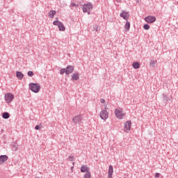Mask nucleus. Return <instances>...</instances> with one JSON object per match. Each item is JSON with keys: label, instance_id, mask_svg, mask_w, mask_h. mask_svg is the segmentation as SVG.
I'll list each match as a JSON object with an SVG mask.
<instances>
[{"label": "nucleus", "instance_id": "f257e3e1", "mask_svg": "<svg viewBox=\"0 0 178 178\" xmlns=\"http://www.w3.org/2000/svg\"><path fill=\"white\" fill-rule=\"evenodd\" d=\"M115 117L120 120L122 119L123 118H124V116H126L124 111H123V109L120 107L115 108Z\"/></svg>", "mask_w": 178, "mask_h": 178}, {"label": "nucleus", "instance_id": "f03ea898", "mask_svg": "<svg viewBox=\"0 0 178 178\" xmlns=\"http://www.w3.org/2000/svg\"><path fill=\"white\" fill-rule=\"evenodd\" d=\"M29 89L33 92H39L40 90H41V86L38 85V83H31L29 84Z\"/></svg>", "mask_w": 178, "mask_h": 178}, {"label": "nucleus", "instance_id": "7ed1b4c3", "mask_svg": "<svg viewBox=\"0 0 178 178\" xmlns=\"http://www.w3.org/2000/svg\"><path fill=\"white\" fill-rule=\"evenodd\" d=\"M83 120V115L81 114L75 115L72 118V122L74 124H81V122Z\"/></svg>", "mask_w": 178, "mask_h": 178}, {"label": "nucleus", "instance_id": "20e7f679", "mask_svg": "<svg viewBox=\"0 0 178 178\" xmlns=\"http://www.w3.org/2000/svg\"><path fill=\"white\" fill-rule=\"evenodd\" d=\"M83 9V13H87L88 12V15H90V9H92V3H88L86 4H84L82 7Z\"/></svg>", "mask_w": 178, "mask_h": 178}, {"label": "nucleus", "instance_id": "39448f33", "mask_svg": "<svg viewBox=\"0 0 178 178\" xmlns=\"http://www.w3.org/2000/svg\"><path fill=\"white\" fill-rule=\"evenodd\" d=\"M4 98L7 104H10V102H12V101H13L15 99V95L10 92H8L5 95Z\"/></svg>", "mask_w": 178, "mask_h": 178}, {"label": "nucleus", "instance_id": "423d86ee", "mask_svg": "<svg viewBox=\"0 0 178 178\" xmlns=\"http://www.w3.org/2000/svg\"><path fill=\"white\" fill-rule=\"evenodd\" d=\"M99 116L103 120H106V119L109 118V113H108V111H106V110H103L100 112Z\"/></svg>", "mask_w": 178, "mask_h": 178}, {"label": "nucleus", "instance_id": "0eeeda50", "mask_svg": "<svg viewBox=\"0 0 178 178\" xmlns=\"http://www.w3.org/2000/svg\"><path fill=\"white\" fill-rule=\"evenodd\" d=\"M145 21L147 23H154L156 21V17H155V16L149 15L145 17Z\"/></svg>", "mask_w": 178, "mask_h": 178}, {"label": "nucleus", "instance_id": "6e6552de", "mask_svg": "<svg viewBox=\"0 0 178 178\" xmlns=\"http://www.w3.org/2000/svg\"><path fill=\"white\" fill-rule=\"evenodd\" d=\"M120 16V17H123L124 20H127L130 17V14H129V12L122 11Z\"/></svg>", "mask_w": 178, "mask_h": 178}, {"label": "nucleus", "instance_id": "1a4fd4ad", "mask_svg": "<svg viewBox=\"0 0 178 178\" xmlns=\"http://www.w3.org/2000/svg\"><path fill=\"white\" fill-rule=\"evenodd\" d=\"M66 74H70V73H73V70H74V67L73 65H68L65 68Z\"/></svg>", "mask_w": 178, "mask_h": 178}, {"label": "nucleus", "instance_id": "9d476101", "mask_svg": "<svg viewBox=\"0 0 178 178\" xmlns=\"http://www.w3.org/2000/svg\"><path fill=\"white\" fill-rule=\"evenodd\" d=\"M81 172L82 173H88V172H90V168H88V166L86 165H82L81 166Z\"/></svg>", "mask_w": 178, "mask_h": 178}, {"label": "nucleus", "instance_id": "9b49d317", "mask_svg": "<svg viewBox=\"0 0 178 178\" xmlns=\"http://www.w3.org/2000/svg\"><path fill=\"white\" fill-rule=\"evenodd\" d=\"M8 161V156L6 155H1L0 156V165H3Z\"/></svg>", "mask_w": 178, "mask_h": 178}, {"label": "nucleus", "instance_id": "f8f14e48", "mask_svg": "<svg viewBox=\"0 0 178 178\" xmlns=\"http://www.w3.org/2000/svg\"><path fill=\"white\" fill-rule=\"evenodd\" d=\"M124 129L128 130V131H130L131 129V121H127L124 123Z\"/></svg>", "mask_w": 178, "mask_h": 178}, {"label": "nucleus", "instance_id": "ddd939ff", "mask_svg": "<svg viewBox=\"0 0 178 178\" xmlns=\"http://www.w3.org/2000/svg\"><path fill=\"white\" fill-rule=\"evenodd\" d=\"M112 175H113V166L110 165L108 168V178H112Z\"/></svg>", "mask_w": 178, "mask_h": 178}, {"label": "nucleus", "instance_id": "4468645a", "mask_svg": "<svg viewBox=\"0 0 178 178\" xmlns=\"http://www.w3.org/2000/svg\"><path fill=\"white\" fill-rule=\"evenodd\" d=\"M16 76L19 80H22L23 77H24V75L21 72L17 71L16 72Z\"/></svg>", "mask_w": 178, "mask_h": 178}, {"label": "nucleus", "instance_id": "2eb2a0df", "mask_svg": "<svg viewBox=\"0 0 178 178\" xmlns=\"http://www.w3.org/2000/svg\"><path fill=\"white\" fill-rule=\"evenodd\" d=\"M58 29L60 31H65V30H66L65 25L62 22L59 24Z\"/></svg>", "mask_w": 178, "mask_h": 178}, {"label": "nucleus", "instance_id": "dca6fc26", "mask_svg": "<svg viewBox=\"0 0 178 178\" xmlns=\"http://www.w3.org/2000/svg\"><path fill=\"white\" fill-rule=\"evenodd\" d=\"M124 30L127 32L129 31V30H130V23L128 21H127L124 25Z\"/></svg>", "mask_w": 178, "mask_h": 178}, {"label": "nucleus", "instance_id": "f3484780", "mask_svg": "<svg viewBox=\"0 0 178 178\" xmlns=\"http://www.w3.org/2000/svg\"><path fill=\"white\" fill-rule=\"evenodd\" d=\"M55 15H56V11L51 10L49 12V17H51V19H54V16H55Z\"/></svg>", "mask_w": 178, "mask_h": 178}, {"label": "nucleus", "instance_id": "a211bd4d", "mask_svg": "<svg viewBox=\"0 0 178 178\" xmlns=\"http://www.w3.org/2000/svg\"><path fill=\"white\" fill-rule=\"evenodd\" d=\"M72 79L73 80H79V73L73 74L72 76Z\"/></svg>", "mask_w": 178, "mask_h": 178}, {"label": "nucleus", "instance_id": "6ab92c4d", "mask_svg": "<svg viewBox=\"0 0 178 178\" xmlns=\"http://www.w3.org/2000/svg\"><path fill=\"white\" fill-rule=\"evenodd\" d=\"M2 118H3V119H9V118H10L9 113H8V112L3 113V115H2Z\"/></svg>", "mask_w": 178, "mask_h": 178}, {"label": "nucleus", "instance_id": "aec40b11", "mask_svg": "<svg viewBox=\"0 0 178 178\" xmlns=\"http://www.w3.org/2000/svg\"><path fill=\"white\" fill-rule=\"evenodd\" d=\"M134 69H138L140 67V63H134L132 65Z\"/></svg>", "mask_w": 178, "mask_h": 178}, {"label": "nucleus", "instance_id": "412c9836", "mask_svg": "<svg viewBox=\"0 0 178 178\" xmlns=\"http://www.w3.org/2000/svg\"><path fill=\"white\" fill-rule=\"evenodd\" d=\"M150 66H152V67H155V65H156V60H150Z\"/></svg>", "mask_w": 178, "mask_h": 178}, {"label": "nucleus", "instance_id": "4be33fe9", "mask_svg": "<svg viewBox=\"0 0 178 178\" xmlns=\"http://www.w3.org/2000/svg\"><path fill=\"white\" fill-rule=\"evenodd\" d=\"M83 177L84 178H91V172H90V171L88 172H86Z\"/></svg>", "mask_w": 178, "mask_h": 178}, {"label": "nucleus", "instance_id": "5701e85b", "mask_svg": "<svg viewBox=\"0 0 178 178\" xmlns=\"http://www.w3.org/2000/svg\"><path fill=\"white\" fill-rule=\"evenodd\" d=\"M66 68H63L60 70V74H65V73L66 74Z\"/></svg>", "mask_w": 178, "mask_h": 178}, {"label": "nucleus", "instance_id": "b1692460", "mask_svg": "<svg viewBox=\"0 0 178 178\" xmlns=\"http://www.w3.org/2000/svg\"><path fill=\"white\" fill-rule=\"evenodd\" d=\"M60 21H54V22H53V24H54V26H59V24H60Z\"/></svg>", "mask_w": 178, "mask_h": 178}, {"label": "nucleus", "instance_id": "393cba45", "mask_svg": "<svg viewBox=\"0 0 178 178\" xmlns=\"http://www.w3.org/2000/svg\"><path fill=\"white\" fill-rule=\"evenodd\" d=\"M163 101H164V102H168V97H166V95L163 94Z\"/></svg>", "mask_w": 178, "mask_h": 178}, {"label": "nucleus", "instance_id": "a878e982", "mask_svg": "<svg viewBox=\"0 0 178 178\" xmlns=\"http://www.w3.org/2000/svg\"><path fill=\"white\" fill-rule=\"evenodd\" d=\"M143 29L145 30H149V25H148V24H144L143 25Z\"/></svg>", "mask_w": 178, "mask_h": 178}, {"label": "nucleus", "instance_id": "bb28decb", "mask_svg": "<svg viewBox=\"0 0 178 178\" xmlns=\"http://www.w3.org/2000/svg\"><path fill=\"white\" fill-rule=\"evenodd\" d=\"M74 6L75 8H79V5H78V4H76L75 3H71L70 7H71V8H74Z\"/></svg>", "mask_w": 178, "mask_h": 178}, {"label": "nucleus", "instance_id": "cd10ccee", "mask_svg": "<svg viewBox=\"0 0 178 178\" xmlns=\"http://www.w3.org/2000/svg\"><path fill=\"white\" fill-rule=\"evenodd\" d=\"M28 76H29V77H33V76H34V72H33V71H29Z\"/></svg>", "mask_w": 178, "mask_h": 178}, {"label": "nucleus", "instance_id": "c85d7f7f", "mask_svg": "<svg viewBox=\"0 0 178 178\" xmlns=\"http://www.w3.org/2000/svg\"><path fill=\"white\" fill-rule=\"evenodd\" d=\"M41 129V125H36L35 127V130H40Z\"/></svg>", "mask_w": 178, "mask_h": 178}, {"label": "nucleus", "instance_id": "c756f323", "mask_svg": "<svg viewBox=\"0 0 178 178\" xmlns=\"http://www.w3.org/2000/svg\"><path fill=\"white\" fill-rule=\"evenodd\" d=\"M12 149H13V151H17V147L14 145V146H13Z\"/></svg>", "mask_w": 178, "mask_h": 178}, {"label": "nucleus", "instance_id": "7c9ffc66", "mask_svg": "<svg viewBox=\"0 0 178 178\" xmlns=\"http://www.w3.org/2000/svg\"><path fill=\"white\" fill-rule=\"evenodd\" d=\"M160 175L161 174H159V173H156V175H155V178H159V176H160Z\"/></svg>", "mask_w": 178, "mask_h": 178}, {"label": "nucleus", "instance_id": "2f4dec72", "mask_svg": "<svg viewBox=\"0 0 178 178\" xmlns=\"http://www.w3.org/2000/svg\"><path fill=\"white\" fill-rule=\"evenodd\" d=\"M100 102H101V104H104L105 102V99H101Z\"/></svg>", "mask_w": 178, "mask_h": 178}, {"label": "nucleus", "instance_id": "473e14b6", "mask_svg": "<svg viewBox=\"0 0 178 178\" xmlns=\"http://www.w3.org/2000/svg\"><path fill=\"white\" fill-rule=\"evenodd\" d=\"M56 20H58V17H56Z\"/></svg>", "mask_w": 178, "mask_h": 178}]
</instances>
